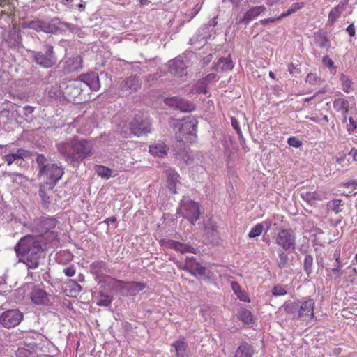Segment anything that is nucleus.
I'll list each match as a JSON object with an SVG mask.
<instances>
[{"label":"nucleus","instance_id":"1","mask_svg":"<svg viewBox=\"0 0 357 357\" xmlns=\"http://www.w3.org/2000/svg\"><path fill=\"white\" fill-rule=\"evenodd\" d=\"M52 248L40 236L28 234L20 239L15 247V251L19 261L26 264L28 269H36L39 266L41 255Z\"/></svg>","mask_w":357,"mask_h":357},{"label":"nucleus","instance_id":"2","mask_svg":"<svg viewBox=\"0 0 357 357\" xmlns=\"http://www.w3.org/2000/svg\"><path fill=\"white\" fill-rule=\"evenodd\" d=\"M56 148L66 161L75 166L93 155V146L91 141L76 137L58 143Z\"/></svg>","mask_w":357,"mask_h":357},{"label":"nucleus","instance_id":"3","mask_svg":"<svg viewBox=\"0 0 357 357\" xmlns=\"http://www.w3.org/2000/svg\"><path fill=\"white\" fill-rule=\"evenodd\" d=\"M56 218L48 215H42L36 218L30 225L31 229L40 234L37 235L41 239L49 243L53 247H57L59 244L58 232L55 228L58 225Z\"/></svg>","mask_w":357,"mask_h":357},{"label":"nucleus","instance_id":"4","mask_svg":"<svg viewBox=\"0 0 357 357\" xmlns=\"http://www.w3.org/2000/svg\"><path fill=\"white\" fill-rule=\"evenodd\" d=\"M36 161L38 166V178L43 180L42 184L49 185L50 188H54L62 178L64 174L63 169L56 164L48 163L47 159L43 154H38Z\"/></svg>","mask_w":357,"mask_h":357},{"label":"nucleus","instance_id":"5","mask_svg":"<svg viewBox=\"0 0 357 357\" xmlns=\"http://www.w3.org/2000/svg\"><path fill=\"white\" fill-rule=\"evenodd\" d=\"M176 139L178 142H191L195 136L197 126L192 120L183 119L174 123Z\"/></svg>","mask_w":357,"mask_h":357},{"label":"nucleus","instance_id":"6","mask_svg":"<svg viewBox=\"0 0 357 357\" xmlns=\"http://www.w3.org/2000/svg\"><path fill=\"white\" fill-rule=\"evenodd\" d=\"M177 212L194 225L199 218L200 205L192 199H183Z\"/></svg>","mask_w":357,"mask_h":357},{"label":"nucleus","instance_id":"7","mask_svg":"<svg viewBox=\"0 0 357 357\" xmlns=\"http://www.w3.org/2000/svg\"><path fill=\"white\" fill-rule=\"evenodd\" d=\"M32 58L38 65L45 68H52L56 63L54 47L50 44L44 45L43 51L33 52Z\"/></svg>","mask_w":357,"mask_h":357},{"label":"nucleus","instance_id":"8","mask_svg":"<svg viewBox=\"0 0 357 357\" xmlns=\"http://www.w3.org/2000/svg\"><path fill=\"white\" fill-rule=\"evenodd\" d=\"M84 89V83L81 79L69 80L63 89V96L69 102L79 103V96Z\"/></svg>","mask_w":357,"mask_h":357},{"label":"nucleus","instance_id":"9","mask_svg":"<svg viewBox=\"0 0 357 357\" xmlns=\"http://www.w3.org/2000/svg\"><path fill=\"white\" fill-rule=\"evenodd\" d=\"M275 243L286 251L294 250L296 248V236L293 230L281 229L277 234Z\"/></svg>","mask_w":357,"mask_h":357},{"label":"nucleus","instance_id":"10","mask_svg":"<svg viewBox=\"0 0 357 357\" xmlns=\"http://www.w3.org/2000/svg\"><path fill=\"white\" fill-rule=\"evenodd\" d=\"M23 319L22 313L18 310H8L0 315V324L5 328H10L17 326Z\"/></svg>","mask_w":357,"mask_h":357},{"label":"nucleus","instance_id":"11","mask_svg":"<svg viewBox=\"0 0 357 357\" xmlns=\"http://www.w3.org/2000/svg\"><path fill=\"white\" fill-rule=\"evenodd\" d=\"M141 86L139 79L136 77H129L119 82L118 89L119 96L131 94L137 91Z\"/></svg>","mask_w":357,"mask_h":357},{"label":"nucleus","instance_id":"12","mask_svg":"<svg viewBox=\"0 0 357 357\" xmlns=\"http://www.w3.org/2000/svg\"><path fill=\"white\" fill-rule=\"evenodd\" d=\"M26 27L38 32L42 31L47 33H56L59 31L58 26L54 23L47 22L39 19L33 20L26 22Z\"/></svg>","mask_w":357,"mask_h":357},{"label":"nucleus","instance_id":"13","mask_svg":"<svg viewBox=\"0 0 357 357\" xmlns=\"http://www.w3.org/2000/svg\"><path fill=\"white\" fill-rule=\"evenodd\" d=\"M181 270L189 272L192 275L204 276L206 275V268L199 262L196 261L194 257H187L183 264L178 266Z\"/></svg>","mask_w":357,"mask_h":357},{"label":"nucleus","instance_id":"14","mask_svg":"<svg viewBox=\"0 0 357 357\" xmlns=\"http://www.w3.org/2000/svg\"><path fill=\"white\" fill-rule=\"evenodd\" d=\"M151 123L149 119L146 118L142 120L135 119L130 124L131 133L136 136L146 135L151 132Z\"/></svg>","mask_w":357,"mask_h":357},{"label":"nucleus","instance_id":"15","mask_svg":"<svg viewBox=\"0 0 357 357\" xmlns=\"http://www.w3.org/2000/svg\"><path fill=\"white\" fill-rule=\"evenodd\" d=\"M164 102L167 105L175 107L183 112H190L195 110V105L182 98L178 97L166 98Z\"/></svg>","mask_w":357,"mask_h":357},{"label":"nucleus","instance_id":"16","mask_svg":"<svg viewBox=\"0 0 357 357\" xmlns=\"http://www.w3.org/2000/svg\"><path fill=\"white\" fill-rule=\"evenodd\" d=\"M315 301L307 297L301 303L298 310V317H308L311 319H317L314 316Z\"/></svg>","mask_w":357,"mask_h":357},{"label":"nucleus","instance_id":"17","mask_svg":"<svg viewBox=\"0 0 357 357\" xmlns=\"http://www.w3.org/2000/svg\"><path fill=\"white\" fill-rule=\"evenodd\" d=\"M162 245L166 248L172 249L182 254L187 252L196 254L198 252L197 248H195L188 244L183 243L174 240L163 241Z\"/></svg>","mask_w":357,"mask_h":357},{"label":"nucleus","instance_id":"18","mask_svg":"<svg viewBox=\"0 0 357 357\" xmlns=\"http://www.w3.org/2000/svg\"><path fill=\"white\" fill-rule=\"evenodd\" d=\"M169 72L177 77L187 75V66L183 61L174 59L169 62Z\"/></svg>","mask_w":357,"mask_h":357},{"label":"nucleus","instance_id":"19","mask_svg":"<svg viewBox=\"0 0 357 357\" xmlns=\"http://www.w3.org/2000/svg\"><path fill=\"white\" fill-rule=\"evenodd\" d=\"M81 79L84 83V87L88 86L92 91H98L100 87L99 77L96 73H92L86 75H82Z\"/></svg>","mask_w":357,"mask_h":357},{"label":"nucleus","instance_id":"20","mask_svg":"<svg viewBox=\"0 0 357 357\" xmlns=\"http://www.w3.org/2000/svg\"><path fill=\"white\" fill-rule=\"evenodd\" d=\"M348 2L347 1H340L338 5L333 8L328 13V24L333 25L335 21L340 17L345 10Z\"/></svg>","mask_w":357,"mask_h":357},{"label":"nucleus","instance_id":"21","mask_svg":"<svg viewBox=\"0 0 357 357\" xmlns=\"http://www.w3.org/2000/svg\"><path fill=\"white\" fill-rule=\"evenodd\" d=\"M149 149L151 155L159 158H163L167 155L169 151V147L162 141L153 143L149 146Z\"/></svg>","mask_w":357,"mask_h":357},{"label":"nucleus","instance_id":"22","mask_svg":"<svg viewBox=\"0 0 357 357\" xmlns=\"http://www.w3.org/2000/svg\"><path fill=\"white\" fill-rule=\"evenodd\" d=\"M31 299L36 305H47L50 301L47 293L39 288L33 289Z\"/></svg>","mask_w":357,"mask_h":357},{"label":"nucleus","instance_id":"23","mask_svg":"<svg viewBox=\"0 0 357 357\" xmlns=\"http://www.w3.org/2000/svg\"><path fill=\"white\" fill-rule=\"evenodd\" d=\"M146 287V284L141 282H126V286L124 289L123 295L135 296L137 293Z\"/></svg>","mask_w":357,"mask_h":357},{"label":"nucleus","instance_id":"24","mask_svg":"<svg viewBox=\"0 0 357 357\" xmlns=\"http://www.w3.org/2000/svg\"><path fill=\"white\" fill-rule=\"evenodd\" d=\"M107 286L112 291H119L123 295L126 282L112 277H107Z\"/></svg>","mask_w":357,"mask_h":357},{"label":"nucleus","instance_id":"25","mask_svg":"<svg viewBox=\"0 0 357 357\" xmlns=\"http://www.w3.org/2000/svg\"><path fill=\"white\" fill-rule=\"evenodd\" d=\"M266 10L264 6H255L249 9L244 15L241 21L248 24L252 20L259 16Z\"/></svg>","mask_w":357,"mask_h":357},{"label":"nucleus","instance_id":"26","mask_svg":"<svg viewBox=\"0 0 357 357\" xmlns=\"http://www.w3.org/2000/svg\"><path fill=\"white\" fill-rule=\"evenodd\" d=\"M254 354L253 347L247 342H243L236 349L234 357H253Z\"/></svg>","mask_w":357,"mask_h":357},{"label":"nucleus","instance_id":"27","mask_svg":"<svg viewBox=\"0 0 357 357\" xmlns=\"http://www.w3.org/2000/svg\"><path fill=\"white\" fill-rule=\"evenodd\" d=\"M166 174L167 176V187L174 194H176V185L179 182L180 176L177 172L172 169H168Z\"/></svg>","mask_w":357,"mask_h":357},{"label":"nucleus","instance_id":"28","mask_svg":"<svg viewBox=\"0 0 357 357\" xmlns=\"http://www.w3.org/2000/svg\"><path fill=\"white\" fill-rule=\"evenodd\" d=\"M172 347L175 349L176 357H188V346L183 340L173 342Z\"/></svg>","mask_w":357,"mask_h":357},{"label":"nucleus","instance_id":"29","mask_svg":"<svg viewBox=\"0 0 357 357\" xmlns=\"http://www.w3.org/2000/svg\"><path fill=\"white\" fill-rule=\"evenodd\" d=\"M96 299V305L100 307H108L111 305L113 297L109 294L100 291L98 293Z\"/></svg>","mask_w":357,"mask_h":357},{"label":"nucleus","instance_id":"30","mask_svg":"<svg viewBox=\"0 0 357 357\" xmlns=\"http://www.w3.org/2000/svg\"><path fill=\"white\" fill-rule=\"evenodd\" d=\"M15 6L9 0H0V15L10 16L14 15Z\"/></svg>","mask_w":357,"mask_h":357},{"label":"nucleus","instance_id":"31","mask_svg":"<svg viewBox=\"0 0 357 357\" xmlns=\"http://www.w3.org/2000/svg\"><path fill=\"white\" fill-rule=\"evenodd\" d=\"M341 87L342 91L346 93H351L354 91V82L349 76L341 74L340 76Z\"/></svg>","mask_w":357,"mask_h":357},{"label":"nucleus","instance_id":"32","mask_svg":"<svg viewBox=\"0 0 357 357\" xmlns=\"http://www.w3.org/2000/svg\"><path fill=\"white\" fill-rule=\"evenodd\" d=\"M333 108L337 112L347 114L349 112V103L345 98H336L333 101Z\"/></svg>","mask_w":357,"mask_h":357},{"label":"nucleus","instance_id":"33","mask_svg":"<svg viewBox=\"0 0 357 357\" xmlns=\"http://www.w3.org/2000/svg\"><path fill=\"white\" fill-rule=\"evenodd\" d=\"M301 197L310 204H313L316 201H321L322 199L319 193L317 191L306 192L301 194Z\"/></svg>","mask_w":357,"mask_h":357},{"label":"nucleus","instance_id":"34","mask_svg":"<svg viewBox=\"0 0 357 357\" xmlns=\"http://www.w3.org/2000/svg\"><path fill=\"white\" fill-rule=\"evenodd\" d=\"M238 318L244 324H250L253 321V315L247 309L241 308L238 314Z\"/></svg>","mask_w":357,"mask_h":357},{"label":"nucleus","instance_id":"35","mask_svg":"<svg viewBox=\"0 0 357 357\" xmlns=\"http://www.w3.org/2000/svg\"><path fill=\"white\" fill-rule=\"evenodd\" d=\"M96 174L104 178H109L112 176V170L104 165H96L94 167Z\"/></svg>","mask_w":357,"mask_h":357},{"label":"nucleus","instance_id":"36","mask_svg":"<svg viewBox=\"0 0 357 357\" xmlns=\"http://www.w3.org/2000/svg\"><path fill=\"white\" fill-rule=\"evenodd\" d=\"M234 66V64L230 57L221 58L218 63V68L222 70H231Z\"/></svg>","mask_w":357,"mask_h":357},{"label":"nucleus","instance_id":"37","mask_svg":"<svg viewBox=\"0 0 357 357\" xmlns=\"http://www.w3.org/2000/svg\"><path fill=\"white\" fill-rule=\"evenodd\" d=\"M216 77V75L215 73H210L208 75H206L205 77L202 78L200 80V84H204V89H201L198 91V93H204L206 94L208 93L207 91V85L208 84L211 82L212 80L215 79Z\"/></svg>","mask_w":357,"mask_h":357},{"label":"nucleus","instance_id":"38","mask_svg":"<svg viewBox=\"0 0 357 357\" xmlns=\"http://www.w3.org/2000/svg\"><path fill=\"white\" fill-rule=\"evenodd\" d=\"M312 256L311 255H306L304 259L303 268L308 276L312 273Z\"/></svg>","mask_w":357,"mask_h":357},{"label":"nucleus","instance_id":"39","mask_svg":"<svg viewBox=\"0 0 357 357\" xmlns=\"http://www.w3.org/2000/svg\"><path fill=\"white\" fill-rule=\"evenodd\" d=\"M264 230V226L262 223H258L255 225L250 231L248 237L250 238H254L259 236Z\"/></svg>","mask_w":357,"mask_h":357},{"label":"nucleus","instance_id":"40","mask_svg":"<svg viewBox=\"0 0 357 357\" xmlns=\"http://www.w3.org/2000/svg\"><path fill=\"white\" fill-rule=\"evenodd\" d=\"M298 307V302H286L283 305V309L287 314H294Z\"/></svg>","mask_w":357,"mask_h":357},{"label":"nucleus","instance_id":"41","mask_svg":"<svg viewBox=\"0 0 357 357\" xmlns=\"http://www.w3.org/2000/svg\"><path fill=\"white\" fill-rule=\"evenodd\" d=\"M47 185L41 184L39 189V195L44 203L50 202V197L45 193L46 190H52L53 188H50Z\"/></svg>","mask_w":357,"mask_h":357},{"label":"nucleus","instance_id":"42","mask_svg":"<svg viewBox=\"0 0 357 357\" xmlns=\"http://www.w3.org/2000/svg\"><path fill=\"white\" fill-rule=\"evenodd\" d=\"M305 82L311 85H316L321 82V78L317 75L310 73L306 76Z\"/></svg>","mask_w":357,"mask_h":357},{"label":"nucleus","instance_id":"43","mask_svg":"<svg viewBox=\"0 0 357 357\" xmlns=\"http://www.w3.org/2000/svg\"><path fill=\"white\" fill-rule=\"evenodd\" d=\"M272 294L275 296H284L287 294L285 288L280 284L275 285L272 289Z\"/></svg>","mask_w":357,"mask_h":357},{"label":"nucleus","instance_id":"44","mask_svg":"<svg viewBox=\"0 0 357 357\" xmlns=\"http://www.w3.org/2000/svg\"><path fill=\"white\" fill-rule=\"evenodd\" d=\"M357 128V122L350 116L349 118V124L347 126V130L349 133H352Z\"/></svg>","mask_w":357,"mask_h":357},{"label":"nucleus","instance_id":"45","mask_svg":"<svg viewBox=\"0 0 357 357\" xmlns=\"http://www.w3.org/2000/svg\"><path fill=\"white\" fill-rule=\"evenodd\" d=\"M288 144L294 148H299L302 146V142L296 137H291L287 140Z\"/></svg>","mask_w":357,"mask_h":357},{"label":"nucleus","instance_id":"46","mask_svg":"<svg viewBox=\"0 0 357 357\" xmlns=\"http://www.w3.org/2000/svg\"><path fill=\"white\" fill-rule=\"evenodd\" d=\"M280 261L278 265L280 268H283L287 264V255L284 252H282L279 255Z\"/></svg>","mask_w":357,"mask_h":357},{"label":"nucleus","instance_id":"47","mask_svg":"<svg viewBox=\"0 0 357 357\" xmlns=\"http://www.w3.org/2000/svg\"><path fill=\"white\" fill-rule=\"evenodd\" d=\"M19 159L15 153H10L3 156V160L7 162L8 165H10L15 160Z\"/></svg>","mask_w":357,"mask_h":357},{"label":"nucleus","instance_id":"48","mask_svg":"<svg viewBox=\"0 0 357 357\" xmlns=\"http://www.w3.org/2000/svg\"><path fill=\"white\" fill-rule=\"evenodd\" d=\"M63 273L67 277H73L76 273V268L74 265H70L63 270Z\"/></svg>","mask_w":357,"mask_h":357},{"label":"nucleus","instance_id":"49","mask_svg":"<svg viewBox=\"0 0 357 357\" xmlns=\"http://www.w3.org/2000/svg\"><path fill=\"white\" fill-rule=\"evenodd\" d=\"M322 61H323V63L324 65L327 66L330 69L336 68L333 61L328 56H324Z\"/></svg>","mask_w":357,"mask_h":357},{"label":"nucleus","instance_id":"50","mask_svg":"<svg viewBox=\"0 0 357 357\" xmlns=\"http://www.w3.org/2000/svg\"><path fill=\"white\" fill-rule=\"evenodd\" d=\"M236 295L242 301H244V302H250V301L248 295L244 290L241 289L240 291L238 292V294H236Z\"/></svg>","mask_w":357,"mask_h":357},{"label":"nucleus","instance_id":"51","mask_svg":"<svg viewBox=\"0 0 357 357\" xmlns=\"http://www.w3.org/2000/svg\"><path fill=\"white\" fill-rule=\"evenodd\" d=\"M342 267V264H336L335 267L331 268V271L333 274L336 275L337 278H340L343 274V272L341 270Z\"/></svg>","mask_w":357,"mask_h":357},{"label":"nucleus","instance_id":"52","mask_svg":"<svg viewBox=\"0 0 357 357\" xmlns=\"http://www.w3.org/2000/svg\"><path fill=\"white\" fill-rule=\"evenodd\" d=\"M231 125H232L233 128L236 130V132L238 135H241L242 131H241V129L239 126L238 120L234 117H231Z\"/></svg>","mask_w":357,"mask_h":357},{"label":"nucleus","instance_id":"53","mask_svg":"<svg viewBox=\"0 0 357 357\" xmlns=\"http://www.w3.org/2000/svg\"><path fill=\"white\" fill-rule=\"evenodd\" d=\"M346 31L351 37L354 36L356 34V29L354 24L353 23L349 24L347 27Z\"/></svg>","mask_w":357,"mask_h":357},{"label":"nucleus","instance_id":"54","mask_svg":"<svg viewBox=\"0 0 357 357\" xmlns=\"http://www.w3.org/2000/svg\"><path fill=\"white\" fill-rule=\"evenodd\" d=\"M303 6V3H293L290 6L289 9L292 12V13H294L296 11L298 10L299 9H301Z\"/></svg>","mask_w":357,"mask_h":357},{"label":"nucleus","instance_id":"55","mask_svg":"<svg viewBox=\"0 0 357 357\" xmlns=\"http://www.w3.org/2000/svg\"><path fill=\"white\" fill-rule=\"evenodd\" d=\"M231 287L232 290L235 293V294H238V292L241 290V287L237 282H235V281L231 282Z\"/></svg>","mask_w":357,"mask_h":357},{"label":"nucleus","instance_id":"56","mask_svg":"<svg viewBox=\"0 0 357 357\" xmlns=\"http://www.w3.org/2000/svg\"><path fill=\"white\" fill-rule=\"evenodd\" d=\"M180 158L188 165H191L192 163L193 159L190 155H188V154L183 155V156H181L180 155Z\"/></svg>","mask_w":357,"mask_h":357},{"label":"nucleus","instance_id":"57","mask_svg":"<svg viewBox=\"0 0 357 357\" xmlns=\"http://www.w3.org/2000/svg\"><path fill=\"white\" fill-rule=\"evenodd\" d=\"M340 203H341V201L340 199H334L332 201V204L333 206V210L335 212V213H338L340 211L338 208L340 205Z\"/></svg>","mask_w":357,"mask_h":357},{"label":"nucleus","instance_id":"58","mask_svg":"<svg viewBox=\"0 0 357 357\" xmlns=\"http://www.w3.org/2000/svg\"><path fill=\"white\" fill-rule=\"evenodd\" d=\"M278 17H269L261 20L260 22L262 24H267L268 23L275 22L278 20H279Z\"/></svg>","mask_w":357,"mask_h":357},{"label":"nucleus","instance_id":"59","mask_svg":"<svg viewBox=\"0 0 357 357\" xmlns=\"http://www.w3.org/2000/svg\"><path fill=\"white\" fill-rule=\"evenodd\" d=\"M333 258L336 261L337 264H342L340 260V250H336L333 254Z\"/></svg>","mask_w":357,"mask_h":357},{"label":"nucleus","instance_id":"60","mask_svg":"<svg viewBox=\"0 0 357 357\" xmlns=\"http://www.w3.org/2000/svg\"><path fill=\"white\" fill-rule=\"evenodd\" d=\"M26 153V151L22 149H18L15 154L19 159H22Z\"/></svg>","mask_w":357,"mask_h":357},{"label":"nucleus","instance_id":"61","mask_svg":"<svg viewBox=\"0 0 357 357\" xmlns=\"http://www.w3.org/2000/svg\"><path fill=\"white\" fill-rule=\"evenodd\" d=\"M292 14V12L291 11V10L289 8L287 11L285 12H283L282 13H281L279 16H278V19L281 20L287 16H289L290 15Z\"/></svg>","mask_w":357,"mask_h":357},{"label":"nucleus","instance_id":"62","mask_svg":"<svg viewBox=\"0 0 357 357\" xmlns=\"http://www.w3.org/2000/svg\"><path fill=\"white\" fill-rule=\"evenodd\" d=\"M349 155L352 156L354 160L357 161V149H352Z\"/></svg>","mask_w":357,"mask_h":357},{"label":"nucleus","instance_id":"63","mask_svg":"<svg viewBox=\"0 0 357 357\" xmlns=\"http://www.w3.org/2000/svg\"><path fill=\"white\" fill-rule=\"evenodd\" d=\"M346 155H343L341 157H336L335 158V162L337 164H340L341 162H344L345 160Z\"/></svg>","mask_w":357,"mask_h":357},{"label":"nucleus","instance_id":"64","mask_svg":"<svg viewBox=\"0 0 357 357\" xmlns=\"http://www.w3.org/2000/svg\"><path fill=\"white\" fill-rule=\"evenodd\" d=\"M116 222V218L114 216L109 217L105 220V222L107 224H109V222Z\"/></svg>","mask_w":357,"mask_h":357}]
</instances>
